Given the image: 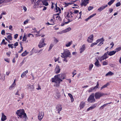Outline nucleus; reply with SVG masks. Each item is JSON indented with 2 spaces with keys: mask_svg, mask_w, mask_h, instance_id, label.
I'll return each mask as SVG.
<instances>
[{
  "mask_svg": "<svg viewBox=\"0 0 121 121\" xmlns=\"http://www.w3.org/2000/svg\"><path fill=\"white\" fill-rule=\"evenodd\" d=\"M27 87L28 89H31L33 88L34 87L33 85H30V84H29L27 85Z\"/></svg>",
  "mask_w": 121,
  "mask_h": 121,
  "instance_id": "30",
  "label": "nucleus"
},
{
  "mask_svg": "<svg viewBox=\"0 0 121 121\" xmlns=\"http://www.w3.org/2000/svg\"><path fill=\"white\" fill-rule=\"evenodd\" d=\"M72 43V41H71L70 42H69L68 43H66L65 44V46L67 47H69Z\"/></svg>",
  "mask_w": 121,
  "mask_h": 121,
  "instance_id": "28",
  "label": "nucleus"
},
{
  "mask_svg": "<svg viewBox=\"0 0 121 121\" xmlns=\"http://www.w3.org/2000/svg\"><path fill=\"white\" fill-rule=\"evenodd\" d=\"M116 53V52L115 51H110L108 53V55L109 56H112L115 54Z\"/></svg>",
  "mask_w": 121,
  "mask_h": 121,
  "instance_id": "22",
  "label": "nucleus"
},
{
  "mask_svg": "<svg viewBox=\"0 0 121 121\" xmlns=\"http://www.w3.org/2000/svg\"><path fill=\"white\" fill-rule=\"evenodd\" d=\"M79 11L78 10H74L73 12H72V13H74V14L77 13L79 12Z\"/></svg>",
  "mask_w": 121,
  "mask_h": 121,
  "instance_id": "61",
  "label": "nucleus"
},
{
  "mask_svg": "<svg viewBox=\"0 0 121 121\" xmlns=\"http://www.w3.org/2000/svg\"><path fill=\"white\" fill-rule=\"evenodd\" d=\"M121 5V3L120 2L117 3L116 4V5L117 7H118Z\"/></svg>",
  "mask_w": 121,
  "mask_h": 121,
  "instance_id": "56",
  "label": "nucleus"
},
{
  "mask_svg": "<svg viewBox=\"0 0 121 121\" xmlns=\"http://www.w3.org/2000/svg\"><path fill=\"white\" fill-rule=\"evenodd\" d=\"M16 114L21 118H23L24 121H26L27 118L26 114L25 113L23 109H20L16 112Z\"/></svg>",
  "mask_w": 121,
  "mask_h": 121,
  "instance_id": "2",
  "label": "nucleus"
},
{
  "mask_svg": "<svg viewBox=\"0 0 121 121\" xmlns=\"http://www.w3.org/2000/svg\"><path fill=\"white\" fill-rule=\"evenodd\" d=\"M56 111L57 112V113L60 114V111L62 109V107L61 105H57L56 107Z\"/></svg>",
  "mask_w": 121,
  "mask_h": 121,
  "instance_id": "10",
  "label": "nucleus"
},
{
  "mask_svg": "<svg viewBox=\"0 0 121 121\" xmlns=\"http://www.w3.org/2000/svg\"><path fill=\"white\" fill-rule=\"evenodd\" d=\"M29 20L28 19H27L26 21H25L24 22V24H27L28 23V22L29 21Z\"/></svg>",
  "mask_w": 121,
  "mask_h": 121,
  "instance_id": "55",
  "label": "nucleus"
},
{
  "mask_svg": "<svg viewBox=\"0 0 121 121\" xmlns=\"http://www.w3.org/2000/svg\"><path fill=\"white\" fill-rule=\"evenodd\" d=\"M96 14V13H94V14H93L91 15L90 16H89L88 17L90 19H91V18L93 17Z\"/></svg>",
  "mask_w": 121,
  "mask_h": 121,
  "instance_id": "44",
  "label": "nucleus"
},
{
  "mask_svg": "<svg viewBox=\"0 0 121 121\" xmlns=\"http://www.w3.org/2000/svg\"><path fill=\"white\" fill-rule=\"evenodd\" d=\"M76 70H74L73 72H72V74H73V75L72 76L73 77H74V75L76 74Z\"/></svg>",
  "mask_w": 121,
  "mask_h": 121,
  "instance_id": "49",
  "label": "nucleus"
},
{
  "mask_svg": "<svg viewBox=\"0 0 121 121\" xmlns=\"http://www.w3.org/2000/svg\"><path fill=\"white\" fill-rule=\"evenodd\" d=\"M11 52H7L6 53V54L7 55V56L8 57H9L10 56V54H11Z\"/></svg>",
  "mask_w": 121,
  "mask_h": 121,
  "instance_id": "52",
  "label": "nucleus"
},
{
  "mask_svg": "<svg viewBox=\"0 0 121 121\" xmlns=\"http://www.w3.org/2000/svg\"><path fill=\"white\" fill-rule=\"evenodd\" d=\"M96 14V13H94V14H93L91 15L90 16H89L88 17L90 19H91V18L93 17Z\"/></svg>",
  "mask_w": 121,
  "mask_h": 121,
  "instance_id": "43",
  "label": "nucleus"
},
{
  "mask_svg": "<svg viewBox=\"0 0 121 121\" xmlns=\"http://www.w3.org/2000/svg\"><path fill=\"white\" fill-rule=\"evenodd\" d=\"M85 102L83 101H82L81 102L79 106L80 109H82L85 106Z\"/></svg>",
  "mask_w": 121,
  "mask_h": 121,
  "instance_id": "20",
  "label": "nucleus"
},
{
  "mask_svg": "<svg viewBox=\"0 0 121 121\" xmlns=\"http://www.w3.org/2000/svg\"><path fill=\"white\" fill-rule=\"evenodd\" d=\"M62 55L61 56L62 58H65L67 57H70V53L69 51L67 49L64 50V52L61 53Z\"/></svg>",
  "mask_w": 121,
  "mask_h": 121,
  "instance_id": "4",
  "label": "nucleus"
},
{
  "mask_svg": "<svg viewBox=\"0 0 121 121\" xmlns=\"http://www.w3.org/2000/svg\"><path fill=\"white\" fill-rule=\"evenodd\" d=\"M93 8V7L90 6L88 7V9L89 11H90Z\"/></svg>",
  "mask_w": 121,
  "mask_h": 121,
  "instance_id": "50",
  "label": "nucleus"
},
{
  "mask_svg": "<svg viewBox=\"0 0 121 121\" xmlns=\"http://www.w3.org/2000/svg\"><path fill=\"white\" fill-rule=\"evenodd\" d=\"M26 61H24V60H23L22 62L20 64V66H21L24 63V62Z\"/></svg>",
  "mask_w": 121,
  "mask_h": 121,
  "instance_id": "60",
  "label": "nucleus"
},
{
  "mask_svg": "<svg viewBox=\"0 0 121 121\" xmlns=\"http://www.w3.org/2000/svg\"><path fill=\"white\" fill-rule=\"evenodd\" d=\"M44 115V113L42 112H39L38 115V118L39 121H41Z\"/></svg>",
  "mask_w": 121,
  "mask_h": 121,
  "instance_id": "12",
  "label": "nucleus"
},
{
  "mask_svg": "<svg viewBox=\"0 0 121 121\" xmlns=\"http://www.w3.org/2000/svg\"><path fill=\"white\" fill-rule=\"evenodd\" d=\"M97 106V104H93L91 107H90L88 108L87 109V111H89L90 110L92 109H93L95 108Z\"/></svg>",
  "mask_w": 121,
  "mask_h": 121,
  "instance_id": "19",
  "label": "nucleus"
},
{
  "mask_svg": "<svg viewBox=\"0 0 121 121\" xmlns=\"http://www.w3.org/2000/svg\"><path fill=\"white\" fill-rule=\"evenodd\" d=\"M107 6L108 5L107 4H104L103 5L98 9V10L99 12H101L107 7Z\"/></svg>",
  "mask_w": 121,
  "mask_h": 121,
  "instance_id": "17",
  "label": "nucleus"
},
{
  "mask_svg": "<svg viewBox=\"0 0 121 121\" xmlns=\"http://www.w3.org/2000/svg\"><path fill=\"white\" fill-rule=\"evenodd\" d=\"M103 41H101L99 43V44L98 45V46H100L101 45L103 44L104 43L103 42Z\"/></svg>",
  "mask_w": 121,
  "mask_h": 121,
  "instance_id": "62",
  "label": "nucleus"
},
{
  "mask_svg": "<svg viewBox=\"0 0 121 121\" xmlns=\"http://www.w3.org/2000/svg\"><path fill=\"white\" fill-rule=\"evenodd\" d=\"M62 76L61 74H59L55 75L54 77L51 79L52 82L54 83V86L57 87H59L60 86V83L62 81V80L61 79H64V77H62L60 76Z\"/></svg>",
  "mask_w": 121,
  "mask_h": 121,
  "instance_id": "1",
  "label": "nucleus"
},
{
  "mask_svg": "<svg viewBox=\"0 0 121 121\" xmlns=\"http://www.w3.org/2000/svg\"><path fill=\"white\" fill-rule=\"evenodd\" d=\"M85 49V45L83 44L82 45L79 49L80 53H82L84 51Z\"/></svg>",
  "mask_w": 121,
  "mask_h": 121,
  "instance_id": "18",
  "label": "nucleus"
},
{
  "mask_svg": "<svg viewBox=\"0 0 121 121\" xmlns=\"http://www.w3.org/2000/svg\"><path fill=\"white\" fill-rule=\"evenodd\" d=\"M28 53L27 52L26 50L21 55L23 56H24L27 55Z\"/></svg>",
  "mask_w": 121,
  "mask_h": 121,
  "instance_id": "32",
  "label": "nucleus"
},
{
  "mask_svg": "<svg viewBox=\"0 0 121 121\" xmlns=\"http://www.w3.org/2000/svg\"><path fill=\"white\" fill-rule=\"evenodd\" d=\"M109 85V83H107L105 85L103 86H102L101 88V90H102L103 89H104V88L106 87L107 86H108Z\"/></svg>",
  "mask_w": 121,
  "mask_h": 121,
  "instance_id": "34",
  "label": "nucleus"
},
{
  "mask_svg": "<svg viewBox=\"0 0 121 121\" xmlns=\"http://www.w3.org/2000/svg\"><path fill=\"white\" fill-rule=\"evenodd\" d=\"M114 74V73H113L110 71L108 72L107 74H106L105 75V76L106 77L108 76H111L113 75Z\"/></svg>",
  "mask_w": 121,
  "mask_h": 121,
  "instance_id": "24",
  "label": "nucleus"
},
{
  "mask_svg": "<svg viewBox=\"0 0 121 121\" xmlns=\"http://www.w3.org/2000/svg\"><path fill=\"white\" fill-rule=\"evenodd\" d=\"M4 60L6 62L8 63L9 62V60L8 58H4Z\"/></svg>",
  "mask_w": 121,
  "mask_h": 121,
  "instance_id": "57",
  "label": "nucleus"
},
{
  "mask_svg": "<svg viewBox=\"0 0 121 121\" xmlns=\"http://www.w3.org/2000/svg\"><path fill=\"white\" fill-rule=\"evenodd\" d=\"M93 39V35H91L89 37H88L87 41L89 43L92 42Z\"/></svg>",
  "mask_w": 121,
  "mask_h": 121,
  "instance_id": "15",
  "label": "nucleus"
},
{
  "mask_svg": "<svg viewBox=\"0 0 121 121\" xmlns=\"http://www.w3.org/2000/svg\"><path fill=\"white\" fill-rule=\"evenodd\" d=\"M87 101L90 103H92L95 101L94 93H92L90 95Z\"/></svg>",
  "mask_w": 121,
  "mask_h": 121,
  "instance_id": "6",
  "label": "nucleus"
},
{
  "mask_svg": "<svg viewBox=\"0 0 121 121\" xmlns=\"http://www.w3.org/2000/svg\"><path fill=\"white\" fill-rule=\"evenodd\" d=\"M53 19H56L57 20H59L60 21H61V20L60 17L58 13L54 14L53 16Z\"/></svg>",
  "mask_w": 121,
  "mask_h": 121,
  "instance_id": "14",
  "label": "nucleus"
},
{
  "mask_svg": "<svg viewBox=\"0 0 121 121\" xmlns=\"http://www.w3.org/2000/svg\"><path fill=\"white\" fill-rule=\"evenodd\" d=\"M6 119V116H5L3 113H2L1 120L2 121H4Z\"/></svg>",
  "mask_w": 121,
  "mask_h": 121,
  "instance_id": "21",
  "label": "nucleus"
},
{
  "mask_svg": "<svg viewBox=\"0 0 121 121\" xmlns=\"http://www.w3.org/2000/svg\"><path fill=\"white\" fill-rule=\"evenodd\" d=\"M49 22H50V24H52V25H53L55 24L54 22V21L53 20V19H51L50 21Z\"/></svg>",
  "mask_w": 121,
  "mask_h": 121,
  "instance_id": "40",
  "label": "nucleus"
},
{
  "mask_svg": "<svg viewBox=\"0 0 121 121\" xmlns=\"http://www.w3.org/2000/svg\"><path fill=\"white\" fill-rule=\"evenodd\" d=\"M27 39L26 37V35L25 34H24V36L23 37L22 41L25 42L26 41Z\"/></svg>",
  "mask_w": 121,
  "mask_h": 121,
  "instance_id": "36",
  "label": "nucleus"
},
{
  "mask_svg": "<svg viewBox=\"0 0 121 121\" xmlns=\"http://www.w3.org/2000/svg\"><path fill=\"white\" fill-rule=\"evenodd\" d=\"M97 89L96 87L95 86L94 87H92L90 88L88 90V92H90L92 91L93 90H95Z\"/></svg>",
  "mask_w": 121,
  "mask_h": 121,
  "instance_id": "26",
  "label": "nucleus"
},
{
  "mask_svg": "<svg viewBox=\"0 0 121 121\" xmlns=\"http://www.w3.org/2000/svg\"><path fill=\"white\" fill-rule=\"evenodd\" d=\"M45 39L43 38L41 40L38 45L39 48H41L43 47L46 45L44 42Z\"/></svg>",
  "mask_w": 121,
  "mask_h": 121,
  "instance_id": "8",
  "label": "nucleus"
},
{
  "mask_svg": "<svg viewBox=\"0 0 121 121\" xmlns=\"http://www.w3.org/2000/svg\"><path fill=\"white\" fill-rule=\"evenodd\" d=\"M95 65L96 66L98 67H99L100 65L99 60L97 59H96V61L95 62Z\"/></svg>",
  "mask_w": 121,
  "mask_h": 121,
  "instance_id": "23",
  "label": "nucleus"
},
{
  "mask_svg": "<svg viewBox=\"0 0 121 121\" xmlns=\"http://www.w3.org/2000/svg\"><path fill=\"white\" fill-rule=\"evenodd\" d=\"M9 34V35L7 36V38H5V39L9 43V40H12V34H11L8 33Z\"/></svg>",
  "mask_w": 121,
  "mask_h": 121,
  "instance_id": "11",
  "label": "nucleus"
},
{
  "mask_svg": "<svg viewBox=\"0 0 121 121\" xmlns=\"http://www.w3.org/2000/svg\"><path fill=\"white\" fill-rule=\"evenodd\" d=\"M33 30H34V32L35 33H38V32L37 31V30H36V29L35 28H33Z\"/></svg>",
  "mask_w": 121,
  "mask_h": 121,
  "instance_id": "64",
  "label": "nucleus"
},
{
  "mask_svg": "<svg viewBox=\"0 0 121 121\" xmlns=\"http://www.w3.org/2000/svg\"><path fill=\"white\" fill-rule=\"evenodd\" d=\"M23 10H24L25 12L26 11L27 9L26 7L25 6H23Z\"/></svg>",
  "mask_w": 121,
  "mask_h": 121,
  "instance_id": "59",
  "label": "nucleus"
},
{
  "mask_svg": "<svg viewBox=\"0 0 121 121\" xmlns=\"http://www.w3.org/2000/svg\"><path fill=\"white\" fill-rule=\"evenodd\" d=\"M108 52H106L104 53V55L101 57H99L98 58V59L101 62L102 60H105L108 58Z\"/></svg>",
  "mask_w": 121,
  "mask_h": 121,
  "instance_id": "7",
  "label": "nucleus"
},
{
  "mask_svg": "<svg viewBox=\"0 0 121 121\" xmlns=\"http://www.w3.org/2000/svg\"><path fill=\"white\" fill-rule=\"evenodd\" d=\"M28 73V70H27L25 71H24L23 73L21 74V77L22 78H23L26 75V73Z\"/></svg>",
  "mask_w": 121,
  "mask_h": 121,
  "instance_id": "25",
  "label": "nucleus"
},
{
  "mask_svg": "<svg viewBox=\"0 0 121 121\" xmlns=\"http://www.w3.org/2000/svg\"><path fill=\"white\" fill-rule=\"evenodd\" d=\"M54 46V45L52 44H51L50 45L49 49L48 51L50 50Z\"/></svg>",
  "mask_w": 121,
  "mask_h": 121,
  "instance_id": "42",
  "label": "nucleus"
},
{
  "mask_svg": "<svg viewBox=\"0 0 121 121\" xmlns=\"http://www.w3.org/2000/svg\"><path fill=\"white\" fill-rule=\"evenodd\" d=\"M88 1L89 0H83L82 1L81 5L82 6H85L88 3Z\"/></svg>",
  "mask_w": 121,
  "mask_h": 121,
  "instance_id": "16",
  "label": "nucleus"
},
{
  "mask_svg": "<svg viewBox=\"0 0 121 121\" xmlns=\"http://www.w3.org/2000/svg\"><path fill=\"white\" fill-rule=\"evenodd\" d=\"M56 12H60L61 9L59 7H56Z\"/></svg>",
  "mask_w": 121,
  "mask_h": 121,
  "instance_id": "45",
  "label": "nucleus"
},
{
  "mask_svg": "<svg viewBox=\"0 0 121 121\" xmlns=\"http://www.w3.org/2000/svg\"><path fill=\"white\" fill-rule=\"evenodd\" d=\"M13 44H9L8 45V47L9 48H13Z\"/></svg>",
  "mask_w": 121,
  "mask_h": 121,
  "instance_id": "46",
  "label": "nucleus"
},
{
  "mask_svg": "<svg viewBox=\"0 0 121 121\" xmlns=\"http://www.w3.org/2000/svg\"><path fill=\"white\" fill-rule=\"evenodd\" d=\"M71 28L68 27L66 29L64 30L65 33H66L69 32V31L71 30Z\"/></svg>",
  "mask_w": 121,
  "mask_h": 121,
  "instance_id": "31",
  "label": "nucleus"
},
{
  "mask_svg": "<svg viewBox=\"0 0 121 121\" xmlns=\"http://www.w3.org/2000/svg\"><path fill=\"white\" fill-rule=\"evenodd\" d=\"M60 68L59 65H57L55 67V72L56 74H57L59 73L60 71Z\"/></svg>",
  "mask_w": 121,
  "mask_h": 121,
  "instance_id": "13",
  "label": "nucleus"
},
{
  "mask_svg": "<svg viewBox=\"0 0 121 121\" xmlns=\"http://www.w3.org/2000/svg\"><path fill=\"white\" fill-rule=\"evenodd\" d=\"M115 0H111L109 1L108 3V4L109 5H111L114 2Z\"/></svg>",
  "mask_w": 121,
  "mask_h": 121,
  "instance_id": "38",
  "label": "nucleus"
},
{
  "mask_svg": "<svg viewBox=\"0 0 121 121\" xmlns=\"http://www.w3.org/2000/svg\"><path fill=\"white\" fill-rule=\"evenodd\" d=\"M104 39L103 38H102L100 39H99L97 40L96 41V43L97 44V43H98L99 42L102 41H104Z\"/></svg>",
  "mask_w": 121,
  "mask_h": 121,
  "instance_id": "27",
  "label": "nucleus"
},
{
  "mask_svg": "<svg viewBox=\"0 0 121 121\" xmlns=\"http://www.w3.org/2000/svg\"><path fill=\"white\" fill-rule=\"evenodd\" d=\"M105 95V94L104 93L100 92H96L95 93L94 96L95 99H100L101 97Z\"/></svg>",
  "mask_w": 121,
  "mask_h": 121,
  "instance_id": "5",
  "label": "nucleus"
},
{
  "mask_svg": "<svg viewBox=\"0 0 121 121\" xmlns=\"http://www.w3.org/2000/svg\"><path fill=\"white\" fill-rule=\"evenodd\" d=\"M35 5L38 7H41L43 5V1L41 0H38L37 1Z\"/></svg>",
  "mask_w": 121,
  "mask_h": 121,
  "instance_id": "9",
  "label": "nucleus"
},
{
  "mask_svg": "<svg viewBox=\"0 0 121 121\" xmlns=\"http://www.w3.org/2000/svg\"><path fill=\"white\" fill-rule=\"evenodd\" d=\"M59 40L55 38H54V42L56 43L58 42Z\"/></svg>",
  "mask_w": 121,
  "mask_h": 121,
  "instance_id": "47",
  "label": "nucleus"
},
{
  "mask_svg": "<svg viewBox=\"0 0 121 121\" xmlns=\"http://www.w3.org/2000/svg\"><path fill=\"white\" fill-rule=\"evenodd\" d=\"M93 66V65L92 64H90L89 65V70L91 71V70Z\"/></svg>",
  "mask_w": 121,
  "mask_h": 121,
  "instance_id": "33",
  "label": "nucleus"
},
{
  "mask_svg": "<svg viewBox=\"0 0 121 121\" xmlns=\"http://www.w3.org/2000/svg\"><path fill=\"white\" fill-rule=\"evenodd\" d=\"M74 13H72L71 11H69L68 12H65V16L66 19L68 20V21L65 22L66 24H68L69 22L71 21L70 19L73 17Z\"/></svg>",
  "mask_w": 121,
  "mask_h": 121,
  "instance_id": "3",
  "label": "nucleus"
},
{
  "mask_svg": "<svg viewBox=\"0 0 121 121\" xmlns=\"http://www.w3.org/2000/svg\"><path fill=\"white\" fill-rule=\"evenodd\" d=\"M107 61H108L107 60L104 61L103 62V65H107L108 64Z\"/></svg>",
  "mask_w": 121,
  "mask_h": 121,
  "instance_id": "41",
  "label": "nucleus"
},
{
  "mask_svg": "<svg viewBox=\"0 0 121 121\" xmlns=\"http://www.w3.org/2000/svg\"><path fill=\"white\" fill-rule=\"evenodd\" d=\"M64 33H65L64 32V30H63L62 31H60L58 32L57 33V34H62Z\"/></svg>",
  "mask_w": 121,
  "mask_h": 121,
  "instance_id": "48",
  "label": "nucleus"
},
{
  "mask_svg": "<svg viewBox=\"0 0 121 121\" xmlns=\"http://www.w3.org/2000/svg\"><path fill=\"white\" fill-rule=\"evenodd\" d=\"M69 4H70V3H65L64 5V7H66L67 6H68L69 5Z\"/></svg>",
  "mask_w": 121,
  "mask_h": 121,
  "instance_id": "58",
  "label": "nucleus"
},
{
  "mask_svg": "<svg viewBox=\"0 0 121 121\" xmlns=\"http://www.w3.org/2000/svg\"><path fill=\"white\" fill-rule=\"evenodd\" d=\"M43 5L45 6H47L48 5V4L46 0H44L43 1Z\"/></svg>",
  "mask_w": 121,
  "mask_h": 121,
  "instance_id": "29",
  "label": "nucleus"
},
{
  "mask_svg": "<svg viewBox=\"0 0 121 121\" xmlns=\"http://www.w3.org/2000/svg\"><path fill=\"white\" fill-rule=\"evenodd\" d=\"M121 50V47H119L118 48H116L115 50V51L116 52H118V51L120 50Z\"/></svg>",
  "mask_w": 121,
  "mask_h": 121,
  "instance_id": "37",
  "label": "nucleus"
},
{
  "mask_svg": "<svg viewBox=\"0 0 121 121\" xmlns=\"http://www.w3.org/2000/svg\"><path fill=\"white\" fill-rule=\"evenodd\" d=\"M56 96L57 98V99H58L60 97L61 95L60 93H57L56 94Z\"/></svg>",
  "mask_w": 121,
  "mask_h": 121,
  "instance_id": "39",
  "label": "nucleus"
},
{
  "mask_svg": "<svg viewBox=\"0 0 121 121\" xmlns=\"http://www.w3.org/2000/svg\"><path fill=\"white\" fill-rule=\"evenodd\" d=\"M54 59L55 62H56L57 61H58L59 60V58H56L55 57L54 58Z\"/></svg>",
  "mask_w": 121,
  "mask_h": 121,
  "instance_id": "53",
  "label": "nucleus"
},
{
  "mask_svg": "<svg viewBox=\"0 0 121 121\" xmlns=\"http://www.w3.org/2000/svg\"><path fill=\"white\" fill-rule=\"evenodd\" d=\"M99 82L98 81L97 82V84L96 86H95L96 88L97 89L99 88Z\"/></svg>",
  "mask_w": 121,
  "mask_h": 121,
  "instance_id": "63",
  "label": "nucleus"
},
{
  "mask_svg": "<svg viewBox=\"0 0 121 121\" xmlns=\"http://www.w3.org/2000/svg\"><path fill=\"white\" fill-rule=\"evenodd\" d=\"M16 85L12 84V85L10 86L9 89L10 90L14 89L16 86Z\"/></svg>",
  "mask_w": 121,
  "mask_h": 121,
  "instance_id": "35",
  "label": "nucleus"
},
{
  "mask_svg": "<svg viewBox=\"0 0 121 121\" xmlns=\"http://www.w3.org/2000/svg\"><path fill=\"white\" fill-rule=\"evenodd\" d=\"M21 49L20 50L18 51V52L19 53H21L23 51V48L22 45L21 46Z\"/></svg>",
  "mask_w": 121,
  "mask_h": 121,
  "instance_id": "54",
  "label": "nucleus"
},
{
  "mask_svg": "<svg viewBox=\"0 0 121 121\" xmlns=\"http://www.w3.org/2000/svg\"><path fill=\"white\" fill-rule=\"evenodd\" d=\"M97 44L96 43V42L94 43H92L90 45V47H93L94 46L96 45Z\"/></svg>",
  "mask_w": 121,
  "mask_h": 121,
  "instance_id": "51",
  "label": "nucleus"
}]
</instances>
